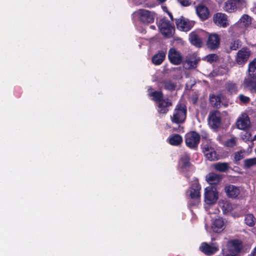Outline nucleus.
I'll return each mask as SVG.
<instances>
[{
	"instance_id": "obj_4",
	"label": "nucleus",
	"mask_w": 256,
	"mask_h": 256,
	"mask_svg": "<svg viewBox=\"0 0 256 256\" xmlns=\"http://www.w3.org/2000/svg\"><path fill=\"white\" fill-rule=\"evenodd\" d=\"M200 136L196 131H191L185 135V142L186 146L189 148L196 150L200 142Z\"/></svg>"
},
{
	"instance_id": "obj_17",
	"label": "nucleus",
	"mask_w": 256,
	"mask_h": 256,
	"mask_svg": "<svg viewBox=\"0 0 256 256\" xmlns=\"http://www.w3.org/2000/svg\"><path fill=\"white\" fill-rule=\"evenodd\" d=\"M196 13L202 21L208 20L210 16L208 8L203 4H198L196 6Z\"/></svg>"
},
{
	"instance_id": "obj_12",
	"label": "nucleus",
	"mask_w": 256,
	"mask_h": 256,
	"mask_svg": "<svg viewBox=\"0 0 256 256\" xmlns=\"http://www.w3.org/2000/svg\"><path fill=\"white\" fill-rule=\"evenodd\" d=\"M168 58L170 62L176 65L180 64L182 60V57L180 52L177 51L175 48H170L168 54Z\"/></svg>"
},
{
	"instance_id": "obj_29",
	"label": "nucleus",
	"mask_w": 256,
	"mask_h": 256,
	"mask_svg": "<svg viewBox=\"0 0 256 256\" xmlns=\"http://www.w3.org/2000/svg\"><path fill=\"white\" fill-rule=\"evenodd\" d=\"M162 86L166 90L172 92L175 90L176 84L170 80H164L160 82Z\"/></svg>"
},
{
	"instance_id": "obj_22",
	"label": "nucleus",
	"mask_w": 256,
	"mask_h": 256,
	"mask_svg": "<svg viewBox=\"0 0 256 256\" xmlns=\"http://www.w3.org/2000/svg\"><path fill=\"white\" fill-rule=\"evenodd\" d=\"M244 0H228L224 3V10L228 12H232L236 9V4L242 3Z\"/></svg>"
},
{
	"instance_id": "obj_18",
	"label": "nucleus",
	"mask_w": 256,
	"mask_h": 256,
	"mask_svg": "<svg viewBox=\"0 0 256 256\" xmlns=\"http://www.w3.org/2000/svg\"><path fill=\"white\" fill-rule=\"evenodd\" d=\"M244 86L252 94L256 93V77L247 76L244 80Z\"/></svg>"
},
{
	"instance_id": "obj_5",
	"label": "nucleus",
	"mask_w": 256,
	"mask_h": 256,
	"mask_svg": "<svg viewBox=\"0 0 256 256\" xmlns=\"http://www.w3.org/2000/svg\"><path fill=\"white\" fill-rule=\"evenodd\" d=\"M208 121V124L211 128L214 130H218L222 124L220 112L218 110L210 112Z\"/></svg>"
},
{
	"instance_id": "obj_38",
	"label": "nucleus",
	"mask_w": 256,
	"mask_h": 256,
	"mask_svg": "<svg viewBox=\"0 0 256 256\" xmlns=\"http://www.w3.org/2000/svg\"><path fill=\"white\" fill-rule=\"evenodd\" d=\"M240 21L245 26H248L252 24V18L248 14H244L240 18Z\"/></svg>"
},
{
	"instance_id": "obj_35",
	"label": "nucleus",
	"mask_w": 256,
	"mask_h": 256,
	"mask_svg": "<svg viewBox=\"0 0 256 256\" xmlns=\"http://www.w3.org/2000/svg\"><path fill=\"white\" fill-rule=\"evenodd\" d=\"M206 158L210 161L214 160L217 159L216 153L214 149L212 148L204 154Z\"/></svg>"
},
{
	"instance_id": "obj_16",
	"label": "nucleus",
	"mask_w": 256,
	"mask_h": 256,
	"mask_svg": "<svg viewBox=\"0 0 256 256\" xmlns=\"http://www.w3.org/2000/svg\"><path fill=\"white\" fill-rule=\"evenodd\" d=\"M224 192L229 198H235L240 194L239 187L233 184H228L224 187Z\"/></svg>"
},
{
	"instance_id": "obj_31",
	"label": "nucleus",
	"mask_w": 256,
	"mask_h": 256,
	"mask_svg": "<svg viewBox=\"0 0 256 256\" xmlns=\"http://www.w3.org/2000/svg\"><path fill=\"white\" fill-rule=\"evenodd\" d=\"M248 70V76L256 77V58L249 63Z\"/></svg>"
},
{
	"instance_id": "obj_28",
	"label": "nucleus",
	"mask_w": 256,
	"mask_h": 256,
	"mask_svg": "<svg viewBox=\"0 0 256 256\" xmlns=\"http://www.w3.org/2000/svg\"><path fill=\"white\" fill-rule=\"evenodd\" d=\"M225 88L227 92L230 94H236L238 91L237 84L232 81L229 80L225 84Z\"/></svg>"
},
{
	"instance_id": "obj_49",
	"label": "nucleus",
	"mask_w": 256,
	"mask_h": 256,
	"mask_svg": "<svg viewBox=\"0 0 256 256\" xmlns=\"http://www.w3.org/2000/svg\"><path fill=\"white\" fill-rule=\"evenodd\" d=\"M208 136V134H206L204 136H202V138H206Z\"/></svg>"
},
{
	"instance_id": "obj_48",
	"label": "nucleus",
	"mask_w": 256,
	"mask_h": 256,
	"mask_svg": "<svg viewBox=\"0 0 256 256\" xmlns=\"http://www.w3.org/2000/svg\"><path fill=\"white\" fill-rule=\"evenodd\" d=\"M225 256H240L238 254H228Z\"/></svg>"
},
{
	"instance_id": "obj_51",
	"label": "nucleus",
	"mask_w": 256,
	"mask_h": 256,
	"mask_svg": "<svg viewBox=\"0 0 256 256\" xmlns=\"http://www.w3.org/2000/svg\"><path fill=\"white\" fill-rule=\"evenodd\" d=\"M256 140V134L254 136L252 140Z\"/></svg>"
},
{
	"instance_id": "obj_10",
	"label": "nucleus",
	"mask_w": 256,
	"mask_h": 256,
	"mask_svg": "<svg viewBox=\"0 0 256 256\" xmlns=\"http://www.w3.org/2000/svg\"><path fill=\"white\" fill-rule=\"evenodd\" d=\"M213 22L218 26L226 28L229 25L228 16L222 12H216L214 14Z\"/></svg>"
},
{
	"instance_id": "obj_37",
	"label": "nucleus",
	"mask_w": 256,
	"mask_h": 256,
	"mask_svg": "<svg viewBox=\"0 0 256 256\" xmlns=\"http://www.w3.org/2000/svg\"><path fill=\"white\" fill-rule=\"evenodd\" d=\"M237 144L236 138L232 136L230 138L226 140L224 142V146L228 148H233L236 146Z\"/></svg>"
},
{
	"instance_id": "obj_34",
	"label": "nucleus",
	"mask_w": 256,
	"mask_h": 256,
	"mask_svg": "<svg viewBox=\"0 0 256 256\" xmlns=\"http://www.w3.org/2000/svg\"><path fill=\"white\" fill-rule=\"evenodd\" d=\"M228 164L226 162H218L215 164L214 168L220 172H225L228 169Z\"/></svg>"
},
{
	"instance_id": "obj_46",
	"label": "nucleus",
	"mask_w": 256,
	"mask_h": 256,
	"mask_svg": "<svg viewBox=\"0 0 256 256\" xmlns=\"http://www.w3.org/2000/svg\"><path fill=\"white\" fill-rule=\"evenodd\" d=\"M168 14L169 17L170 18L171 20L173 22L174 19L173 16H172V14L170 12H168Z\"/></svg>"
},
{
	"instance_id": "obj_25",
	"label": "nucleus",
	"mask_w": 256,
	"mask_h": 256,
	"mask_svg": "<svg viewBox=\"0 0 256 256\" xmlns=\"http://www.w3.org/2000/svg\"><path fill=\"white\" fill-rule=\"evenodd\" d=\"M190 156L188 152H184L181 156L180 160L182 162V168L187 170L192 166L190 162Z\"/></svg>"
},
{
	"instance_id": "obj_42",
	"label": "nucleus",
	"mask_w": 256,
	"mask_h": 256,
	"mask_svg": "<svg viewBox=\"0 0 256 256\" xmlns=\"http://www.w3.org/2000/svg\"><path fill=\"white\" fill-rule=\"evenodd\" d=\"M206 60L208 62L212 63L216 62L218 58V56L216 54H208L206 57Z\"/></svg>"
},
{
	"instance_id": "obj_50",
	"label": "nucleus",
	"mask_w": 256,
	"mask_h": 256,
	"mask_svg": "<svg viewBox=\"0 0 256 256\" xmlns=\"http://www.w3.org/2000/svg\"><path fill=\"white\" fill-rule=\"evenodd\" d=\"M158 2H160L162 3V2H164L166 0H158Z\"/></svg>"
},
{
	"instance_id": "obj_43",
	"label": "nucleus",
	"mask_w": 256,
	"mask_h": 256,
	"mask_svg": "<svg viewBox=\"0 0 256 256\" xmlns=\"http://www.w3.org/2000/svg\"><path fill=\"white\" fill-rule=\"evenodd\" d=\"M230 48L231 50H236L239 48L238 40H234L232 42Z\"/></svg>"
},
{
	"instance_id": "obj_30",
	"label": "nucleus",
	"mask_w": 256,
	"mask_h": 256,
	"mask_svg": "<svg viewBox=\"0 0 256 256\" xmlns=\"http://www.w3.org/2000/svg\"><path fill=\"white\" fill-rule=\"evenodd\" d=\"M245 224L250 226L252 227L255 225L256 218L252 214H248L245 215L244 217Z\"/></svg>"
},
{
	"instance_id": "obj_24",
	"label": "nucleus",
	"mask_w": 256,
	"mask_h": 256,
	"mask_svg": "<svg viewBox=\"0 0 256 256\" xmlns=\"http://www.w3.org/2000/svg\"><path fill=\"white\" fill-rule=\"evenodd\" d=\"M168 143L174 146H178L182 142V138L179 134H174L170 135L168 139Z\"/></svg>"
},
{
	"instance_id": "obj_7",
	"label": "nucleus",
	"mask_w": 256,
	"mask_h": 256,
	"mask_svg": "<svg viewBox=\"0 0 256 256\" xmlns=\"http://www.w3.org/2000/svg\"><path fill=\"white\" fill-rule=\"evenodd\" d=\"M134 16L136 17L139 20L144 24H149L154 21V16L152 13L145 9H139L134 13Z\"/></svg>"
},
{
	"instance_id": "obj_8",
	"label": "nucleus",
	"mask_w": 256,
	"mask_h": 256,
	"mask_svg": "<svg viewBox=\"0 0 256 256\" xmlns=\"http://www.w3.org/2000/svg\"><path fill=\"white\" fill-rule=\"evenodd\" d=\"M218 198V192L214 186H208L205 188L204 200L207 204H214Z\"/></svg>"
},
{
	"instance_id": "obj_47",
	"label": "nucleus",
	"mask_w": 256,
	"mask_h": 256,
	"mask_svg": "<svg viewBox=\"0 0 256 256\" xmlns=\"http://www.w3.org/2000/svg\"><path fill=\"white\" fill-rule=\"evenodd\" d=\"M251 256H256V248H254L252 252L251 253Z\"/></svg>"
},
{
	"instance_id": "obj_3",
	"label": "nucleus",
	"mask_w": 256,
	"mask_h": 256,
	"mask_svg": "<svg viewBox=\"0 0 256 256\" xmlns=\"http://www.w3.org/2000/svg\"><path fill=\"white\" fill-rule=\"evenodd\" d=\"M158 28L162 34L166 38H172L175 32V28L173 24L166 18H162L160 20L158 24Z\"/></svg>"
},
{
	"instance_id": "obj_41",
	"label": "nucleus",
	"mask_w": 256,
	"mask_h": 256,
	"mask_svg": "<svg viewBox=\"0 0 256 256\" xmlns=\"http://www.w3.org/2000/svg\"><path fill=\"white\" fill-rule=\"evenodd\" d=\"M238 98L241 102L245 104H248L250 100L249 97L245 96L243 94H240L238 96Z\"/></svg>"
},
{
	"instance_id": "obj_15",
	"label": "nucleus",
	"mask_w": 256,
	"mask_h": 256,
	"mask_svg": "<svg viewBox=\"0 0 256 256\" xmlns=\"http://www.w3.org/2000/svg\"><path fill=\"white\" fill-rule=\"evenodd\" d=\"M250 123L248 116L246 114H244L238 118L236 124L238 129L246 130L250 126Z\"/></svg>"
},
{
	"instance_id": "obj_11",
	"label": "nucleus",
	"mask_w": 256,
	"mask_h": 256,
	"mask_svg": "<svg viewBox=\"0 0 256 256\" xmlns=\"http://www.w3.org/2000/svg\"><path fill=\"white\" fill-rule=\"evenodd\" d=\"M220 38L216 34H211L208 36L206 42L207 47L211 50L218 49L220 46Z\"/></svg>"
},
{
	"instance_id": "obj_14",
	"label": "nucleus",
	"mask_w": 256,
	"mask_h": 256,
	"mask_svg": "<svg viewBox=\"0 0 256 256\" xmlns=\"http://www.w3.org/2000/svg\"><path fill=\"white\" fill-rule=\"evenodd\" d=\"M227 247L230 252L238 253L242 249V242L238 239L230 240L227 243Z\"/></svg>"
},
{
	"instance_id": "obj_9",
	"label": "nucleus",
	"mask_w": 256,
	"mask_h": 256,
	"mask_svg": "<svg viewBox=\"0 0 256 256\" xmlns=\"http://www.w3.org/2000/svg\"><path fill=\"white\" fill-rule=\"evenodd\" d=\"M251 54V51L246 46L238 50L236 57V61L238 65L245 64L248 60Z\"/></svg>"
},
{
	"instance_id": "obj_44",
	"label": "nucleus",
	"mask_w": 256,
	"mask_h": 256,
	"mask_svg": "<svg viewBox=\"0 0 256 256\" xmlns=\"http://www.w3.org/2000/svg\"><path fill=\"white\" fill-rule=\"evenodd\" d=\"M213 148H212L209 144H202V152L204 154L206 152L210 150V149H212Z\"/></svg>"
},
{
	"instance_id": "obj_23",
	"label": "nucleus",
	"mask_w": 256,
	"mask_h": 256,
	"mask_svg": "<svg viewBox=\"0 0 256 256\" xmlns=\"http://www.w3.org/2000/svg\"><path fill=\"white\" fill-rule=\"evenodd\" d=\"M222 178L220 175L214 173L210 172L206 176L207 182L211 185H216L220 182Z\"/></svg>"
},
{
	"instance_id": "obj_39",
	"label": "nucleus",
	"mask_w": 256,
	"mask_h": 256,
	"mask_svg": "<svg viewBox=\"0 0 256 256\" xmlns=\"http://www.w3.org/2000/svg\"><path fill=\"white\" fill-rule=\"evenodd\" d=\"M198 62L196 60H192L190 59H186L185 65L186 66V68L188 69L194 68L197 66Z\"/></svg>"
},
{
	"instance_id": "obj_21",
	"label": "nucleus",
	"mask_w": 256,
	"mask_h": 256,
	"mask_svg": "<svg viewBox=\"0 0 256 256\" xmlns=\"http://www.w3.org/2000/svg\"><path fill=\"white\" fill-rule=\"evenodd\" d=\"M225 223L222 218H216L213 222L212 225V229L214 232L220 233L225 228Z\"/></svg>"
},
{
	"instance_id": "obj_36",
	"label": "nucleus",
	"mask_w": 256,
	"mask_h": 256,
	"mask_svg": "<svg viewBox=\"0 0 256 256\" xmlns=\"http://www.w3.org/2000/svg\"><path fill=\"white\" fill-rule=\"evenodd\" d=\"M256 165V158H247L244 161V166L246 168H248Z\"/></svg>"
},
{
	"instance_id": "obj_33",
	"label": "nucleus",
	"mask_w": 256,
	"mask_h": 256,
	"mask_svg": "<svg viewBox=\"0 0 256 256\" xmlns=\"http://www.w3.org/2000/svg\"><path fill=\"white\" fill-rule=\"evenodd\" d=\"M244 150H240L234 154L233 162L235 164H238V162L244 158Z\"/></svg>"
},
{
	"instance_id": "obj_45",
	"label": "nucleus",
	"mask_w": 256,
	"mask_h": 256,
	"mask_svg": "<svg viewBox=\"0 0 256 256\" xmlns=\"http://www.w3.org/2000/svg\"><path fill=\"white\" fill-rule=\"evenodd\" d=\"M178 1L181 5L184 6H188L191 4L190 0H178Z\"/></svg>"
},
{
	"instance_id": "obj_40",
	"label": "nucleus",
	"mask_w": 256,
	"mask_h": 256,
	"mask_svg": "<svg viewBox=\"0 0 256 256\" xmlns=\"http://www.w3.org/2000/svg\"><path fill=\"white\" fill-rule=\"evenodd\" d=\"M232 208V205L231 203L228 202H226L223 203V205L222 206V210L224 213H226L231 212Z\"/></svg>"
},
{
	"instance_id": "obj_2",
	"label": "nucleus",
	"mask_w": 256,
	"mask_h": 256,
	"mask_svg": "<svg viewBox=\"0 0 256 256\" xmlns=\"http://www.w3.org/2000/svg\"><path fill=\"white\" fill-rule=\"evenodd\" d=\"M187 108L186 106L178 102L176 106L172 116L170 117L172 123L176 124H183L186 119Z\"/></svg>"
},
{
	"instance_id": "obj_19",
	"label": "nucleus",
	"mask_w": 256,
	"mask_h": 256,
	"mask_svg": "<svg viewBox=\"0 0 256 256\" xmlns=\"http://www.w3.org/2000/svg\"><path fill=\"white\" fill-rule=\"evenodd\" d=\"M199 249L207 256H212L218 250V247L214 246L213 244L210 245L205 242L202 243Z\"/></svg>"
},
{
	"instance_id": "obj_32",
	"label": "nucleus",
	"mask_w": 256,
	"mask_h": 256,
	"mask_svg": "<svg viewBox=\"0 0 256 256\" xmlns=\"http://www.w3.org/2000/svg\"><path fill=\"white\" fill-rule=\"evenodd\" d=\"M150 96H152V100L158 103L164 99V94L162 91H154L150 94Z\"/></svg>"
},
{
	"instance_id": "obj_26",
	"label": "nucleus",
	"mask_w": 256,
	"mask_h": 256,
	"mask_svg": "<svg viewBox=\"0 0 256 256\" xmlns=\"http://www.w3.org/2000/svg\"><path fill=\"white\" fill-rule=\"evenodd\" d=\"M166 51L161 50L152 58V62L155 65L160 64L166 58Z\"/></svg>"
},
{
	"instance_id": "obj_13",
	"label": "nucleus",
	"mask_w": 256,
	"mask_h": 256,
	"mask_svg": "<svg viewBox=\"0 0 256 256\" xmlns=\"http://www.w3.org/2000/svg\"><path fill=\"white\" fill-rule=\"evenodd\" d=\"M202 32L198 31H193L189 34V41L190 43L197 47L201 48L202 46V41L201 38Z\"/></svg>"
},
{
	"instance_id": "obj_27",
	"label": "nucleus",
	"mask_w": 256,
	"mask_h": 256,
	"mask_svg": "<svg viewBox=\"0 0 256 256\" xmlns=\"http://www.w3.org/2000/svg\"><path fill=\"white\" fill-rule=\"evenodd\" d=\"M222 96L221 94H218L216 96L212 94L210 96V101L211 105L214 107L217 108H219L221 106L222 102Z\"/></svg>"
},
{
	"instance_id": "obj_6",
	"label": "nucleus",
	"mask_w": 256,
	"mask_h": 256,
	"mask_svg": "<svg viewBox=\"0 0 256 256\" xmlns=\"http://www.w3.org/2000/svg\"><path fill=\"white\" fill-rule=\"evenodd\" d=\"M175 23L177 28L182 32L190 31L196 24L195 21L190 20L184 16L175 19Z\"/></svg>"
},
{
	"instance_id": "obj_1",
	"label": "nucleus",
	"mask_w": 256,
	"mask_h": 256,
	"mask_svg": "<svg viewBox=\"0 0 256 256\" xmlns=\"http://www.w3.org/2000/svg\"><path fill=\"white\" fill-rule=\"evenodd\" d=\"M200 190L201 186L198 180H194L188 190V192H189L188 204L190 207L196 206L200 202Z\"/></svg>"
},
{
	"instance_id": "obj_52",
	"label": "nucleus",
	"mask_w": 256,
	"mask_h": 256,
	"mask_svg": "<svg viewBox=\"0 0 256 256\" xmlns=\"http://www.w3.org/2000/svg\"><path fill=\"white\" fill-rule=\"evenodd\" d=\"M246 134H248V136H250V133L246 132Z\"/></svg>"
},
{
	"instance_id": "obj_20",
	"label": "nucleus",
	"mask_w": 256,
	"mask_h": 256,
	"mask_svg": "<svg viewBox=\"0 0 256 256\" xmlns=\"http://www.w3.org/2000/svg\"><path fill=\"white\" fill-rule=\"evenodd\" d=\"M172 106V101L168 98H164L158 103V112L160 114H166L168 108Z\"/></svg>"
}]
</instances>
